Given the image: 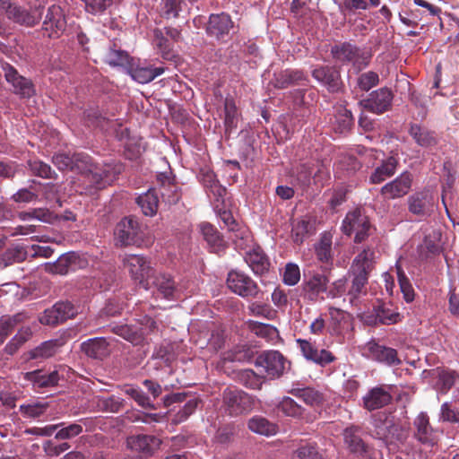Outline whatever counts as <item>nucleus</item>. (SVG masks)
<instances>
[{
    "mask_svg": "<svg viewBox=\"0 0 459 459\" xmlns=\"http://www.w3.org/2000/svg\"><path fill=\"white\" fill-rule=\"evenodd\" d=\"M375 268V252L370 248L363 249L353 259L349 273L351 277L346 295L349 302L357 307L362 297L368 294V277Z\"/></svg>",
    "mask_w": 459,
    "mask_h": 459,
    "instance_id": "nucleus-1",
    "label": "nucleus"
},
{
    "mask_svg": "<svg viewBox=\"0 0 459 459\" xmlns=\"http://www.w3.org/2000/svg\"><path fill=\"white\" fill-rule=\"evenodd\" d=\"M71 171L77 172L83 177L84 189L90 195H93L97 190L109 185L117 173L109 165L103 168L94 165L91 157L84 153H74Z\"/></svg>",
    "mask_w": 459,
    "mask_h": 459,
    "instance_id": "nucleus-2",
    "label": "nucleus"
},
{
    "mask_svg": "<svg viewBox=\"0 0 459 459\" xmlns=\"http://www.w3.org/2000/svg\"><path fill=\"white\" fill-rule=\"evenodd\" d=\"M370 434L386 446L394 443L404 444L408 438L407 430L395 421L394 416L385 411L372 415Z\"/></svg>",
    "mask_w": 459,
    "mask_h": 459,
    "instance_id": "nucleus-3",
    "label": "nucleus"
},
{
    "mask_svg": "<svg viewBox=\"0 0 459 459\" xmlns=\"http://www.w3.org/2000/svg\"><path fill=\"white\" fill-rule=\"evenodd\" d=\"M28 10L25 7L12 3L10 0H0V10L6 18L22 26L33 27L39 22L45 8L44 0H36Z\"/></svg>",
    "mask_w": 459,
    "mask_h": 459,
    "instance_id": "nucleus-4",
    "label": "nucleus"
},
{
    "mask_svg": "<svg viewBox=\"0 0 459 459\" xmlns=\"http://www.w3.org/2000/svg\"><path fill=\"white\" fill-rule=\"evenodd\" d=\"M145 290L152 289V295L156 299L167 300H177L181 298V289L178 283L175 281L174 277L168 273H157L156 271L148 281V285L143 287Z\"/></svg>",
    "mask_w": 459,
    "mask_h": 459,
    "instance_id": "nucleus-5",
    "label": "nucleus"
},
{
    "mask_svg": "<svg viewBox=\"0 0 459 459\" xmlns=\"http://www.w3.org/2000/svg\"><path fill=\"white\" fill-rule=\"evenodd\" d=\"M255 399L252 395L237 388H226L222 393V408L230 416H240L252 411Z\"/></svg>",
    "mask_w": 459,
    "mask_h": 459,
    "instance_id": "nucleus-6",
    "label": "nucleus"
},
{
    "mask_svg": "<svg viewBox=\"0 0 459 459\" xmlns=\"http://www.w3.org/2000/svg\"><path fill=\"white\" fill-rule=\"evenodd\" d=\"M255 365L261 373L271 379H275L281 377L286 369L290 368V362L278 351H265L256 357Z\"/></svg>",
    "mask_w": 459,
    "mask_h": 459,
    "instance_id": "nucleus-7",
    "label": "nucleus"
},
{
    "mask_svg": "<svg viewBox=\"0 0 459 459\" xmlns=\"http://www.w3.org/2000/svg\"><path fill=\"white\" fill-rule=\"evenodd\" d=\"M330 53L336 62L342 64L351 63L359 69L361 66H366L371 57L369 53L364 52L358 46L349 41L335 43L331 47Z\"/></svg>",
    "mask_w": 459,
    "mask_h": 459,
    "instance_id": "nucleus-8",
    "label": "nucleus"
},
{
    "mask_svg": "<svg viewBox=\"0 0 459 459\" xmlns=\"http://www.w3.org/2000/svg\"><path fill=\"white\" fill-rule=\"evenodd\" d=\"M371 228L368 217L359 208L348 212L342 225V230L345 235L351 236L355 233V243L365 241L370 235Z\"/></svg>",
    "mask_w": 459,
    "mask_h": 459,
    "instance_id": "nucleus-9",
    "label": "nucleus"
},
{
    "mask_svg": "<svg viewBox=\"0 0 459 459\" xmlns=\"http://www.w3.org/2000/svg\"><path fill=\"white\" fill-rule=\"evenodd\" d=\"M115 236L121 246H141L143 231L141 223L134 216L123 218L116 226Z\"/></svg>",
    "mask_w": 459,
    "mask_h": 459,
    "instance_id": "nucleus-10",
    "label": "nucleus"
},
{
    "mask_svg": "<svg viewBox=\"0 0 459 459\" xmlns=\"http://www.w3.org/2000/svg\"><path fill=\"white\" fill-rule=\"evenodd\" d=\"M1 69L7 83L12 86V92L21 99H30L36 94L32 81L20 74L18 70L11 64L1 61Z\"/></svg>",
    "mask_w": 459,
    "mask_h": 459,
    "instance_id": "nucleus-11",
    "label": "nucleus"
},
{
    "mask_svg": "<svg viewBox=\"0 0 459 459\" xmlns=\"http://www.w3.org/2000/svg\"><path fill=\"white\" fill-rule=\"evenodd\" d=\"M123 264L128 269L132 279L138 281L142 287L148 285V281L156 271L151 260L141 255H126Z\"/></svg>",
    "mask_w": 459,
    "mask_h": 459,
    "instance_id": "nucleus-12",
    "label": "nucleus"
},
{
    "mask_svg": "<svg viewBox=\"0 0 459 459\" xmlns=\"http://www.w3.org/2000/svg\"><path fill=\"white\" fill-rule=\"evenodd\" d=\"M78 314V308L70 301H58L50 308H47L39 316L40 324L56 326L68 319L74 318Z\"/></svg>",
    "mask_w": 459,
    "mask_h": 459,
    "instance_id": "nucleus-13",
    "label": "nucleus"
},
{
    "mask_svg": "<svg viewBox=\"0 0 459 459\" xmlns=\"http://www.w3.org/2000/svg\"><path fill=\"white\" fill-rule=\"evenodd\" d=\"M412 437L420 444L433 447L438 443V430L430 424L429 417L425 411L420 412L412 421Z\"/></svg>",
    "mask_w": 459,
    "mask_h": 459,
    "instance_id": "nucleus-14",
    "label": "nucleus"
},
{
    "mask_svg": "<svg viewBox=\"0 0 459 459\" xmlns=\"http://www.w3.org/2000/svg\"><path fill=\"white\" fill-rule=\"evenodd\" d=\"M312 77L330 93L342 92L344 89L341 69L335 65H317L312 71Z\"/></svg>",
    "mask_w": 459,
    "mask_h": 459,
    "instance_id": "nucleus-15",
    "label": "nucleus"
},
{
    "mask_svg": "<svg viewBox=\"0 0 459 459\" xmlns=\"http://www.w3.org/2000/svg\"><path fill=\"white\" fill-rule=\"evenodd\" d=\"M84 119L89 126L100 127L101 130L115 133L119 140L129 137L128 129L123 128V125L118 119H111L98 110L90 109L85 111Z\"/></svg>",
    "mask_w": 459,
    "mask_h": 459,
    "instance_id": "nucleus-16",
    "label": "nucleus"
},
{
    "mask_svg": "<svg viewBox=\"0 0 459 459\" xmlns=\"http://www.w3.org/2000/svg\"><path fill=\"white\" fill-rule=\"evenodd\" d=\"M234 29V22L226 13H212L209 16L205 26L208 37L213 38L219 42H227L230 31Z\"/></svg>",
    "mask_w": 459,
    "mask_h": 459,
    "instance_id": "nucleus-17",
    "label": "nucleus"
},
{
    "mask_svg": "<svg viewBox=\"0 0 459 459\" xmlns=\"http://www.w3.org/2000/svg\"><path fill=\"white\" fill-rule=\"evenodd\" d=\"M434 206V196L429 190L415 192L407 198L409 212L420 220L431 216Z\"/></svg>",
    "mask_w": 459,
    "mask_h": 459,
    "instance_id": "nucleus-18",
    "label": "nucleus"
},
{
    "mask_svg": "<svg viewBox=\"0 0 459 459\" xmlns=\"http://www.w3.org/2000/svg\"><path fill=\"white\" fill-rule=\"evenodd\" d=\"M394 94L387 87L372 91L367 99L359 101V106L369 112L380 115L392 107Z\"/></svg>",
    "mask_w": 459,
    "mask_h": 459,
    "instance_id": "nucleus-19",
    "label": "nucleus"
},
{
    "mask_svg": "<svg viewBox=\"0 0 459 459\" xmlns=\"http://www.w3.org/2000/svg\"><path fill=\"white\" fill-rule=\"evenodd\" d=\"M227 285L234 293L243 298H256L260 292L257 284L247 274L231 271L228 274Z\"/></svg>",
    "mask_w": 459,
    "mask_h": 459,
    "instance_id": "nucleus-20",
    "label": "nucleus"
},
{
    "mask_svg": "<svg viewBox=\"0 0 459 459\" xmlns=\"http://www.w3.org/2000/svg\"><path fill=\"white\" fill-rule=\"evenodd\" d=\"M66 29L65 15L57 4L50 5L45 15L42 30L48 38L58 39Z\"/></svg>",
    "mask_w": 459,
    "mask_h": 459,
    "instance_id": "nucleus-21",
    "label": "nucleus"
},
{
    "mask_svg": "<svg viewBox=\"0 0 459 459\" xmlns=\"http://www.w3.org/2000/svg\"><path fill=\"white\" fill-rule=\"evenodd\" d=\"M361 429L359 426H350L343 430L344 444L351 454L357 459H368L369 446L361 437Z\"/></svg>",
    "mask_w": 459,
    "mask_h": 459,
    "instance_id": "nucleus-22",
    "label": "nucleus"
},
{
    "mask_svg": "<svg viewBox=\"0 0 459 459\" xmlns=\"http://www.w3.org/2000/svg\"><path fill=\"white\" fill-rule=\"evenodd\" d=\"M412 186V175L405 171L395 179L386 183L380 189L383 199L393 200L403 197L411 190Z\"/></svg>",
    "mask_w": 459,
    "mask_h": 459,
    "instance_id": "nucleus-23",
    "label": "nucleus"
},
{
    "mask_svg": "<svg viewBox=\"0 0 459 459\" xmlns=\"http://www.w3.org/2000/svg\"><path fill=\"white\" fill-rule=\"evenodd\" d=\"M161 440L151 435H135L126 438V446L132 452L137 453L140 457L152 456L160 447Z\"/></svg>",
    "mask_w": 459,
    "mask_h": 459,
    "instance_id": "nucleus-24",
    "label": "nucleus"
},
{
    "mask_svg": "<svg viewBox=\"0 0 459 459\" xmlns=\"http://www.w3.org/2000/svg\"><path fill=\"white\" fill-rule=\"evenodd\" d=\"M80 351L89 359L103 360L111 353L110 343L103 337H95L82 342Z\"/></svg>",
    "mask_w": 459,
    "mask_h": 459,
    "instance_id": "nucleus-25",
    "label": "nucleus"
},
{
    "mask_svg": "<svg viewBox=\"0 0 459 459\" xmlns=\"http://www.w3.org/2000/svg\"><path fill=\"white\" fill-rule=\"evenodd\" d=\"M308 82L302 71L286 69L274 73L271 83L277 89H286L291 86H305Z\"/></svg>",
    "mask_w": 459,
    "mask_h": 459,
    "instance_id": "nucleus-26",
    "label": "nucleus"
},
{
    "mask_svg": "<svg viewBox=\"0 0 459 459\" xmlns=\"http://www.w3.org/2000/svg\"><path fill=\"white\" fill-rule=\"evenodd\" d=\"M170 174L160 173L157 175L158 191L163 202L168 204H176L181 198V193Z\"/></svg>",
    "mask_w": 459,
    "mask_h": 459,
    "instance_id": "nucleus-27",
    "label": "nucleus"
},
{
    "mask_svg": "<svg viewBox=\"0 0 459 459\" xmlns=\"http://www.w3.org/2000/svg\"><path fill=\"white\" fill-rule=\"evenodd\" d=\"M297 342L299 345L303 356L322 367L333 362L335 357L327 350H318L315 343L304 339H298Z\"/></svg>",
    "mask_w": 459,
    "mask_h": 459,
    "instance_id": "nucleus-28",
    "label": "nucleus"
},
{
    "mask_svg": "<svg viewBox=\"0 0 459 459\" xmlns=\"http://www.w3.org/2000/svg\"><path fill=\"white\" fill-rule=\"evenodd\" d=\"M23 378L32 385L33 389L39 390L58 385L60 376L56 370L46 372L43 369H36L24 373Z\"/></svg>",
    "mask_w": 459,
    "mask_h": 459,
    "instance_id": "nucleus-29",
    "label": "nucleus"
},
{
    "mask_svg": "<svg viewBox=\"0 0 459 459\" xmlns=\"http://www.w3.org/2000/svg\"><path fill=\"white\" fill-rule=\"evenodd\" d=\"M85 264L86 261L79 254L68 252L60 255L54 264L49 265V272L64 275L83 267Z\"/></svg>",
    "mask_w": 459,
    "mask_h": 459,
    "instance_id": "nucleus-30",
    "label": "nucleus"
},
{
    "mask_svg": "<svg viewBox=\"0 0 459 459\" xmlns=\"http://www.w3.org/2000/svg\"><path fill=\"white\" fill-rule=\"evenodd\" d=\"M367 348L371 358L380 363L390 367L398 366L402 363L397 351L394 348L380 345L375 342H369Z\"/></svg>",
    "mask_w": 459,
    "mask_h": 459,
    "instance_id": "nucleus-31",
    "label": "nucleus"
},
{
    "mask_svg": "<svg viewBox=\"0 0 459 459\" xmlns=\"http://www.w3.org/2000/svg\"><path fill=\"white\" fill-rule=\"evenodd\" d=\"M392 395L382 386L373 387L363 397L364 407L368 411H374L390 403Z\"/></svg>",
    "mask_w": 459,
    "mask_h": 459,
    "instance_id": "nucleus-32",
    "label": "nucleus"
},
{
    "mask_svg": "<svg viewBox=\"0 0 459 459\" xmlns=\"http://www.w3.org/2000/svg\"><path fill=\"white\" fill-rule=\"evenodd\" d=\"M141 325L137 322L130 325H115L111 326L110 331L122 337L134 346H143V335L140 330Z\"/></svg>",
    "mask_w": 459,
    "mask_h": 459,
    "instance_id": "nucleus-33",
    "label": "nucleus"
},
{
    "mask_svg": "<svg viewBox=\"0 0 459 459\" xmlns=\"http://www.w3.org/2000/svg\"><path fill=\"white\" fill-rule=\"evenodd\" d=\"M245 261L256 275H264L270 269V262L261 247H257L247 252Z\"/></svg>",
    "mask_w": 459,
    "mask_h": 459,
    "instance_id": "nucleus-34",
    "label": "nucleus"
},
{
    "mask_svg": "<svg viewBox=\"0 0 459 459\" xmlns=\"http://www.w3.org/2000/svg\"><path fill=\"white\" fill-rule=\"evenodd\" d=\"M60 339H53L43 342L39 346L27 352L28 359H46L53 357L63 346Z\"/></svg>",
    "mask_w": 459,
    "mask_h": 459,
    "instance_id": "nucleus-35",
    "label": "nucleus"
},
{
    "mask_svg": "<svg viewBox=\"0 0 459 459\" xmlns=\"http://www.w3.org/2000/svg\"><path fill=\"white\" fill-rule=\"evenodd\" d=\"M201 233L214 253H219L226 247V242L219 230L211 223L204 222L200 225Z\"/></svg>",
    "mask_w": 459,
    "mask_h": 459,
    "instance_id": "nucleus-36",
    "label": "nucleus"
},
{
    "mask_svg": "<svg viewBox=\"0 0 459 459\" xmlns=\"http://www.w3.org/2000/svg\"><path fill=\"white\" fill-rule=\"evenodd\" d=\"M409 134L421 147L429 148L437 143L435 133L418 124H411Z\"/></svg>",
    "mask_w": 459,
    "mask_h": 459,
    "instance_id": "nucleus-37",
    "label": "nucleus"
},
{
    "mask_svg": "<svg viewBox=\"0 0 459 459\" xmlns=\"http://www.w3.org/2000/svg\"><path fill=\"white\" fill-rule=\"evenodd\" d=\"M247 426L250 431L266 437L275 435L278 431V426L275 423L260 415L251 417Z\"/></svg>",
    "mask_w": 459,
    "mask_h": 459,
    "instance_id": "nucleus-38",
    "label": "nucleus"
},
{
    "mask_svg": "<svg viewBox=\"0 0 459 459\" xmlns=\"http://www.w3.org/2000/svg\"><path fill=\"white\" fill-rule=\"evenodd\" d=\"M398 160L396 158L390 156L383 160L381 165L377 166L370 176V182L373 184H380L386 178L394 175Z\"/></svg>",
    "mask_w": 459,
    "mask_h": 459,
    "instance_id": "nucleus-39",
    "label": "nucleus"
},
{
    "mask_svg": "<svg viewBox=\"0 0 459 459\" xmlns=\"http://www.w3.org/2000/svg\"><path fill=\"white\" fill-rule=\"evenodd\" d=\"M291 395L301 399L307 405L319 406L324 403V395L312 387H296L289 391Z\"/></svg>",
    "mask_w": 459,
    "mask_h": 459,
    "instance_id": "nucleus-40",
    "label": "nucleus"
},
{
    "mask_svg": "<svg viewBox=\"0 0 459 459\" xmlns=\"http://www.w3.org/2000/svg\"><path fill=\"white\" fill-rule=\"evenodd\" d=\"M158 195L157 190L152 188L136 198V204L140 206L145 216H153L156 214L159 206Z\"/></svg>",
    "mask_w": 459,
    "mask_h": 459,
    "instance_id": "nucleus-41",
    "label": "nucleus"
},
{
    "mask_svg": "<svg viewBox=\"0 0 459 459\" xmlns=\"http://www.w3.org/2000/svg\"><path fill=\"white\" fill-rule=\"evenodd\" d=\"M165 71L163 66H138L131 71L132 78L139 83H148Z\"/></svg>",
    "mask_w": 459,
    "mask_h": 459,
    "instance_id": "nucleus-42",
    "label": "nucleus"
},
{
    "mask_svg": "<svg viewBox=\"0 0 459 459\" xmlns=\"http://www.w3.org/2000/svg\"><path fill=\"white\" fill-rule=\"evenodd\" d=\"M236 380L249 389H261L264 377L255 373L252 369H241L236 373Z\"/></svg>",
    "mask_w": 459,
    "mask_h": 459,
    "instance_id": "nucleus-43",
    "label": "nucleus"
},
{
    "mask_svg": "<svg viewBox=\"0 0 459 459\" xmlns=\"http://www.w3.org/2000/svg\"><path fill=\"white\" fill-rule=\"evenodd\" d=\"M353 124L354 118L351 111L343 107H340L334 116V131L340 134H346L351 129Z\"/></svg>",
    "mask_w": 459,
    "mask_h": 459,
    "instance_id": "nucleus-44",
    "label": "nucleus"
},
{
    "mask_svg": "<svg viewBox=\"0 0 459 459\" xmlns=\"http://www.w3.org/2000/svg\"><path fill=\"white\" fill-rule=\"evenodd\" d=\"M218 215L225 226L228 227L229 231L234 233V238L231 237L233 241H235L236 238L244 239L247 238V230L239 227V224L236 221L230 211L219 210Z\"/></svg>",
    "mask_w": 459,
    "mask_h": 459,
    "instance_id": "nucleus-45",
    "label": "nucleus"
},
{
    "mask_svg": "<svg viewBox=\"0 0 459 459\" xmlns=\"http://www.w3.org/2000/svg\"><path fill=\"white\" fill-rule=\"evenodd\" d=\"M316 255L323 263H329L333 259L332 255V235L325 232L319 242L315 246Z\"/></svg>",
    "mask_w": 459,
    "mask_h": 459,
    "instance_id": "nucleus-46",
    "label": "nucleus"
},
{
    "mask_svg": "<svg viewBox=\"0 0 459 459\" xmlns=\"http://www.w3.org/2000/svg\"><path fill=\"white\" fill-rule=\"evenodd\" d=\"M27 163L32 175L47 179H56L57 174L49 164L40 160H30Z\"/></svg>",
    "mask_w": 459,
    "mask_h": 459,
    "instance_id": "nucleus-47",
    "label": "nucleus"
},
{
    "mask_svg": "<svg viewBox=\"0 0 459 459\" xmlns=\"http://www.w3.org/2000/svg\"><path fill=\"white\" fill-rule=\"evenodd\" d=\"M314 223L308 220L297 221L292 227V238L296 244L303 243L304 239L314 234Z\"/></svg>",
    "mask_w": 459,
    "mask_h": 459,
    "instance_id": "nucleus-48",
    "label": "nucleus"
},
{
    "mask_svg": "<svg viewBox=\"0 0 459 459\" xmlns=\"http://www.w3.org/2000/svg\"><path fill=\"white\" fill-rule=\"evenodd\" d=\"M105 60L111 66H125L129 65L130 56L126 51L117 48L116 44H113L107 51Z\"/></svg>",
    "mask_w": 459,
    "mask_h": 459,
    "instance_id": "nucleus-49",
    "label": "nucleus"
},
{
    "mask_svg": "<svg viewBox=\"0 0 459 459\" xmlns=\"http://www.w3.org/2000/svg\"><path fill=\"white\" fill-rule=\"evenodd\" d=\"M18 217L22 221L36 219L45 223H53L56 216L47 208H34L30 211H23L18 213Z\"/></svg>",
    "mask_w": 459,
    "mask_h": 459,
    "instance_id": "nucleus-50",
    "label": "nucleus"
},
{
    "mask_svg": "<svg viewBox=\"0 0 459 459\" xmlns=\"http://www.w3.org/2000/svg\"><path fill=\"white\" fill-rule=\"evenodd\" d=\"M224 126L225 133L230 134L238 126V114L233 100L226 99L224 103Z\"/></svg>",
    "mask_w": 459,
    "mask_h": 459,
    "instance_id": "nucleus-51",
    "label": "nucleus"
},
{
    "mask_svg": "<svg viewBox=\"0 0 459 459\" xmlns=\"http://www.w3.org/2000/svg\"><path fill=\"white\" fill-rule=\"evenodd\" d=\"M122 391L134 399L137 404L144 409L155 410V406L150 397L146 395L140 388L126 385L122 387Z\"/></svg>",
    "mask_w": 459,
    "mask_h": 459,
    "instance_id": "nucleus-52",
    "label": "nucleus"
},
{
    "mask_svg": "<svg viewBox=\"0 0 459 459\" xmlns=\"http://www.w3.org/2000/svg\"><path fill=\"white\" fill-rule=\"evenodd\" d=\"M375 316H368L366 322L369 325L376 324L379 322L381 324H391L396 322V317H398L397 313L391 312L388 308L385 307V305H378L374 307Z\"/></svg>",
    "mask_w": 459,
    "mask_h": 459,
    "instance_id": "nucleus-53",
    "label": "nucleus"
},
{
    "mask_svg": "<svg viewBox=\"0 0 459 459\" xmlns=\"http://www.w3.org/2000/svg\"><path fill=\"white\" fill-rule=\"evenodd\" d=\"M28 251L22 246H16L5 250L2 255L1 264L4 266L11 265L14 263H20L26 259Z\"/></svg>",
    "mask_w": 459,
    "mask_h": 459,
    "instance_id": "nucleus-54",
    "label": "nucleus"
},
{
    "mask_svg": "<svg viewBox=\"0 0 459 459\" xmlns=\"http://www.w3.org/2000/svg\"><path fill=\"white\" fill-rule=\"evenodd\" d=\"M277 408L279 411L289 417L299 418L304 413V409L289 396L283 397Z\"/></svg>",
    "mask_w": 459,
    "mask_h": 459,
    "instance_id": "nucleus-55",
    "label": "nucleus"
},
{
    "mask_svg": "<svg viewBox=\"0 0 459 459\" xmlns=\"http://www.w3.org/2000/svg\"><path fill=\"white\" fill-rule=\"evenodd\" d=\"M397 280L400 286V290L403 294V298L406 302H411L414 299V290L410 282V280L406 276L405 273L399 264H396Z\"/></svg>",
    "mask_w": 459,
    "mask_h": 459,
    "instance_id": "nucleus-56",
    "label": "nucleus"
},
{
    "mask_svg": "<svg viewBox=\"0 0 459 459\" xmlns=\"http://www.w3.org/2000/svg\"><path fill=\"white\" fill-rule=\"evenodd\" d=\"M98 406L103 411L117 413L125 406V400L115 395L98 400Z\"/></svg>",
    "mask_w": 459,
    "mask_h": 459,
    "instance_id": "nucleus-57",
    "label": "nucleus"
},
{
    "mask_svg": "<svg viewBox=\"0 0 459 459\" xmlns=\"http://www.w3.org/2000/svg\"><path fill=\"white\" fill-rule=\"evenodd\" d=\"M199 402L200 400L196 397L189 399L173 416L172 422L174 424H179L187 420V418L196 410Z\"/></svg>",
    "mask_w": 459,
    "mask_h": 459,
    "instance_id": "nucleus-58",
    "label": "nucleus"
},
{
    "mask_svg": "<svg viewBox=\"0 0 459 459\" xmlns=\"http://www.w3.org/2000/svg\"><path fill=\"white\" fill-rule=\"evenodd\" d=\"M183 0H162L160 4L161 16L166 19H175L179 15L182 10Z\"/></svg>",
    "mask_w": 459,
    "mask_h": 459,
    "instance_id": "nucleus-59",
    "label": "nucleus"
},
{
    "mask_svg": "<svg viewBox=\"0 0 459 459\" xmlns=\"http://www.w3.org/2000/svg\"><path fill=\"white\" fill-rule=\"evenodd\" d=\"M24 316L21 313L15 314L12 316H5L0 318V334L6 338L13 331L14 327L23 321Z\"/></svg>",
    "mask_w": 459,
    "mask_h": 459,
    "instance_id": "nucleus-60",
    "label": "nucleus"
},
{
    "mask_svg": "<svg viewBox=\"0 0 459 459\" xmlns=\"http://www.w3.org/2000/svg\"><path fill=\"white\" fill-rule=\"evenodd\" d=\"M249 328L255 335L264 338L268 341L273 340L278 335V330L274 326L267 324L251 322Z\"/></svg>",
    "mask_w": 459,
    "mask_h": 459,
    "instance_id": "nucleus-61",
    "label": "nucleus"
},
{
    "mask_svg": "<svg viewBox=\"0 0 459 459\" xmlns=\"http://www.w3.org/2000/svg\"><path fill=\"white\" fill-rule=\"evenodd\" d=\"M379 82V76L376 72L368 71L359 75L357 78L358 87L364 91H368Z\"/></svg>",
    "mask_w": 459,
    "mask_h": 459,
    "instance_id": "nucleus-62",
    "label": "nucleus"
},
{
    "mask_svg": "<svg viewBox=\"0 0 459 459\" xmlns=\"http://www.w3.org/2000/svg\"><path fill=\"white\" fill-rule=\"evenodd\" d=\"M154 44L160 51L164 59L171 60L174 57L169 40L160 30L154 31Z\"/></svg>",
    "mask_w": 459,
    "mask_h": 459,
    "instance_id": "nucleus-63",
    "label": "nucleus"
},
{
    "mask_svg": "<svg viewBox=\"0 0 459 459\" xmlns=\"http://www.w3.org/2000/svg\"><path fill=\"white\" fill-rule=\"evenodd\" d=\"M292 459H322L317 447L307 444L300 446L293 455Z\"/></svg>",
    "mask_w": 459,
    "mask_h": 459,
    "instance_id": "nucleus-64",
    "label": "nucleus"
}]
</instances>
